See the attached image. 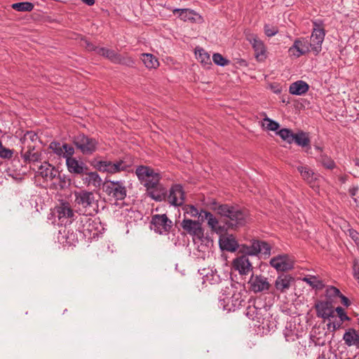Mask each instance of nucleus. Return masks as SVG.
Instances as JSON below:
<instances>
[{
  "mask_svg": "<svg viewBox=\"0 0 359 359\" xmlns=\"http://www.w3.org/2000/svg\"><path fill=\"white\" fill-rule=\"evenodd\" d=\"M240 252L243 254L238 255L233 259V266L241 275H246L252 270V265L249 260L248 255H257L261 253L264 256H269L271 247L265 241L252 240L250 245H243Z\"/></svg>",
  "mask_w": 359,
  "mask_h": 359,
  "instance_id": "obj_1",
  "label": "nucleus"
},
{
  "mask_svg": "<svg viewBox=\"0 0 359 359\" xmlns=\"http://www.w3.org/2000/svg\"><path fill=\"white\" fill-rule=\"evenodd\" d=\"M135 173L141 183L147 188V194L156 201L166 198V189L160 183L159 172L148 166H139Z\"/></svg>",
  "mask_w": 359,
  "mask_h": 359,
  "instance_id": "obj_2",
  "label": "nucleus"
},
{
  "mask_svg": "<svg viewBox=\"0 0 359 359\" xmlns=\"http://www.w3.org/2000/svg\"><path fill=\"white\" fill-rule=\"evenodd\" d=\"M213 210L222 217L227 218L225 224L229 229L243 226L251 220L249 212L246 209L231 206L227 204L216 205Z\"/></svg>",
  "mask_w": 359,
  "mask_h": 359,
  "instance_id": "obj_3",
  "label": "nucleus"
},
{
  "mask_svg": "<svg viewBox=\"0 0 359 359\" xmlns=\"http://www.w3.org/2000/svg\"><path fill=\"white\" fill-rule=\"evenodd\" d=\"M205 219L212 231L219 235V244L222 250L235 252L238 243L233 235L226 234L229 229L226 225H222L218 219L210 212H204Z\"/></svg>",
  "mask_w": 359,
  "mask_h": 359,
  "instance_id": "obj_4",
  "label": "nucleus"
},
{
  "mask_svg": "<svg viewBox=\"0 0 359 359\" xmlns=\"http://www.w3.org/2000/svg\"><path fill=\"white\" fill-rule=\"evenodd\" d=\"M245 293L244 290H238L233 284L226 286L222 290L219 297V306L228 312L235 311L243 306L245 298Z\"/></svg>",
  "mask_w": 359,
  "mask_h": 359,
  "instance_id": "obj_5",
  "label": "nucleus"
},
{
  "mask_svg": "<svg viewBox=\"0 0 359 359\" xmlns=\"http://www.w3.org/2000/svg\"><path fill=\"white\" fill-rule=\"evenodd\" d=\"M74 196V206L78 208L80 214L85 215L91 208L94 209L96 200L93 192L86 190L75 191Z\"/></svg>",
  "mask_w": 359,
  "mask_h": 359,
  "instance_id": "obj_6",
  "label": "nucleus"
},
{
  "mask_svg": "<svg viewBox=\"0 0 359 359\" xmlns=\"http://www.w3.org/2000/svg\"><path fill=\"white\" fill-rule=\"evenodd\" d=\"M74 144L76 147L84 155L93 154L97 147V141L83 134H80L74 137Z\"/></svg>",
  "mask_w": 359,
  "mask_h": 359,
  "instance_id": "obj_7",
  "label": "nucleus"
},
{
  "mask_svg": "<svg viewBox=\"0 0 359 359\" xmlns=\"http://www.w3.org/2000/svg\"><path fill=\"white\" fill-rule=\"evenodd\" d=\"M94 166L100 172H106L110 174H115L126 170L128 168V165L122 160L115 162L109 161H98L95 162Z\"/></svg>",
  "mask_w": 359,
  "mask_h": 359,
  "instance_id": "obj_8",
  "label": "nucleus"
},
{
  "mask_svg": "<svg viewBox=\"0 0 359 359\" xmlns=\"http://www.w3.org/2000/svg\"><path fill=\"white\" fill-rule=\"evenodd\" d=\"M104 191L116 200H123L126 196V188L121 181L107 180L104 184Z\"/></svg>",
  "mask_w": 359,
  "mask_h": 359,
  "instance_id": "obj_9",
  "label": "nucleus"
},
{
  "mask_svg": "<svg viewBox=\"0 0 359 359\" xmlns=\"http://www.w3.org/2000/svg\"><path fill=\"white\" fill-rule=\"evenodd\" d=\"M313 25L314 27L313 29L309 43L311 47V50L315 55H318L322 50V43L323 42L325 34L324 29L320 27L317 22H313Z\"/></svg>",
  "mask_w": 359,
  "mask_h": 359,
  "instance_id": "obj_10",
  "label": "nucleus"
},
{
  "mask_svg": "<svg viewBox=\"0 0 359 359\" xmlns=\"http://www.w3.org/2000/svg\"><path fill=\"white\" fill-rule=\"evenodd\" d=\"M270 264L278 271H286L294 266V260L286 254L279 255L270 260Z\"/></svg>",
  "mask_w": 359,
  "mask_h": 359,
  "instance_id": "obj_11",
  "label": "nucleus"
},
{
  "mask_svg": "<svg viewBox=\"0 0 359 359\" xmlns=\"http://www.w3.org/2000/svg\"><path fill=\"white\" fill-rule=\"evenodd\" d=\"M151 224L154 231L160 234L168 233L172 227L171 220L165 214L153 215Z\"/></svg>",
  "mask_w": 359,
  "mask_h": 359,
  "instance_id": "obj_12",
  "label": "nucleus"
},
{
  "mask_svg": "<svg viewBox=\"0 0 359 359\" xmlns=\"http://www.w3.org/2000/svg\"><path fill=\"white\" fill-rule=\"evenodd\" d=\"M248 284L250 289L255 293L266 292L271 287L268 278L262 275L252 274Z\"/></svg>",
  "mask_w": 359,
  "mask_h": 359,
  "instance_id": "obj_13",
  "label": "nucleus"
},
{
  "mask_svg": "<svg viewBox=\"0 0 359 359\" xmlns=\"http://www.w3.org/2000/svg\"><path fill=\"white\" fill-rule=\"evenodd\" d=\"M311 50L309 40L306 38H299L296 39L293 45L289 48V53L291 55L296 57L308 53Z\"/></svg>",
  "mask_w": 359,
  "mask_h": 359,
  "instance_id": "obj_14",
  "label": "nucleus"
},
{
  "mask_svg": "<svg viewBox=\"0 0 359 359\" xmlns=\"http://www.w3.org/2000/svg\"><path fill=\"white\" fill-rule=\"evenodd\" d=\"M182 229L189 234L201 238L203 236V230L201 224L198 221L190 219H184L181 223Z\"/></svg>",
  "mask_w": 359,
  "mask_h": 359,
  "instance_id": "obj_15",
  "label": "nucleus"
},
{
  "mask_svg": "<svg viewBox=\"0 0 359 359\" xmlns=\"http://www.w3.org/2000/svg\"><path fill=\"white\" fill-rule=\"evenodd\" d=\"M65 160L67 170L72 174L82 175L88 170L84 162L77 160L73 156H68Z\"/></svg>",
  "mask_w": 359,
  "mask_h": 359,
  "instance_id": "obj_16",
  "label": "nucleus"
},
{
  "mask_svg": "<svg viewBox=\"0 0 359 359\" xmlns=\"http://www.w3.org/2000/svg\"><path fill=\"white\" fill-rule=\"evenodd\" d=\"M294 283V278L289 274H281L278 276L274 282L275 291L278 293H285L290 290Z\"/></svg>",
  "mask_w": 359,
  "mask_h": 359,
  "instance_id": "obj_17",
  "label": "nucleus"
},
{
  "mask_svg": "<svg viewBox=\"0 0 359 359\" xmlns=\"http://www.w3.org/2000/svg\"><path fill=\"white\" fill-rule=\"evenodd\" d=\"M248 41L251 43L257 60H262L266 57V47L264 42L254 34L247 36Z\"/></svg>",
  "mask_w": 359,
  "mask_h": 359,
  "instance_id": "obj_18",
  "label": "nucleus"
},
{
  "mask_svg": "<svg viewBox=\"0 0 359 359\" xmlns=\"http://www.w3.org/2000/svg\"><path fill=\"white\" fill-rule=\"evenodd\" d=\"M168 201L172 205L180 206L184 201V192L180 184H174L170 189L167 196Z\"/></svg>",
  "mask_w": 359,
  "mask_h": 359,
  "instance_id": "obj_19",
  "label": "nucleus"
},
{
  "mask_svg": "<svg viewBox=\"0 0 359 359\" xmlns=\"http://www.w3.org/2000/svg\"><path fill=\"white\" fill-rule=\"evenodd\" d=\"M297 169L299 172L304 180L309 183L311 187H314L318 185L320 175L317 173H315L309 167L305 165H299L297 166Z\"/></svg>",
  "mask_w": 359,
  "mask_h": 359,
  "instance_id": "obj_20",
  "label": "nucleus"
},
{
  "mask_svg": "<svg viewBox=\"0 0 359 359\" xmlns=\"http://www.w3.org/2000/svg\"><path fill=\"white\" fill-rule=\"evenodd\" d=\"M49 148L56 155L62 156L65 159L68 156H73L74 154V147L67 143L61 144L58 142H52L49 144Z\"/></svg>",
  "mask_w": 359,
  "mask_h": 359,
  "instance_id": "obj_21",
  "label": "nucleus"
},
{
  "mask_svg": "<svg viewBox=\"0 0 359 359\" xmlns=\"http://www.w3.org/2000/svg\"><path fill=\"white\" fill-rule=\"evenodd\" d=\"M317 316L324 319H330L335 317L334 310L331 302H319L316 304Z\"/></svg>",
  "mask_w": 359,
  "mask_h": 359,
  "instance_id": "obj_22",
  "label": "nucleus"
},
{
  "mask_svg": "<svg viewBox=\"0 0 359 359\" xmlns=\"http://www.w3.org/2000/svg\"><path fill=\"white\" fill-rule=\"evenodd\" d=\"M58 172L59 170L55 167L47 162L41 164L38 170L39 175L46 182L53 181L56 179L58 176Z\"/></svg>",
  "mask_w": 359,
  "mask_h": 359,
  "instance_id": "obj_23",
  "label": "nucleus"
},
{
  "mask_svg": "<svg viewBox=\"0 0 359 359\" xmlns=\"http://www.w3.org/2000/svg\"><path fill=\"white\" fill-rule=\"evenodd\" d=\"M22 156L25 162H37L41 159V153L39 150H36L34 144H29L22 147Z\"/></svg>",
  "mask_w": 359,
  "mask_h": 359,
  "instance_id": "obj_24",
  "label": "nucleus"
},
{
  "mask_svg": "<svg viewBox=\"0 0 359 359\" xmlns=\"http://www.w3.org/2000/svg\"><path fill=\"white\" fill-rule=\"evenodd\" d=\"M174 14L177 13L181 20L184 21H189L191 22H198L201 20V17L194 11L184 8H175L172 11Z\"/></svg>",
  "mask_w": 359,
  "mask_h": 359,
  "instance_id": "obj_25",
  "label": "nucleus"
},
{
  "mask_svg": "<svg viewBox=\"0 0 359 359\" xmlns=\"http://www.w3.org/2000/svg\"><path fill=\"white\" fill-rule=\"evenodd\" d=\"M82 182L86 187L98 188L102 184V179L96 172H85L82 174Z\"/></svg>",
  "mask_w": 359,
  "mask_h": 359,
  "instance_id": "obj_26",
  "label": "nucleus"
},
{
  "mask_svg": "<svg viewBox=\"0 0 359 359\" xmlns=\"http://www.w3.org/2000/svg\"><path fill=\"white\" fill-rule=\"evenodd\" d=\"M55 212L58 219L62 222L66 219H71L74 215V211L68 203H62L56 207Z\"/></svg>",
  "mask_w": 359,
  "mask_h": 359,
  "instance_id": "obj_27",
  "label": "nucleus"
},
{
  "mask_svg": "<svg viewBox=\"0 0 359 359\" xmlns=\"http://www.w3.org/2000/svg\"><path fill=\"white\" fill-rule=\"evenodd\" d=\"M309 89V84L304 81L299 80L290 84L289 92L292 95H302L306 94Z\"/></svg>",
  "mask_w": 359,
  "mask_h": 359,
  "instance_id": "obj_28",
  "label": "nucleus"
},
{
  "mask_svg": "<svg viewBox=\"0 0 359 359\" xmlns=\"http://www.w3.org/2000/svg\"><path fill=\"white\" fill-rule=\"evenodd\" d=\"M90 50H93L98 55H102L109 60H110L113 62H120V59L118 57V54H117L114 50L103 48V47H95L93 48V46L89 47Z\"/></svg>",
  "mask_w": 359,
  "mask_h": 359,
  "instance_id": "obj_29",
  "label": "nucleus"
},
{
  "mask_svg": "<svg viewBox=\"0 0 359 359\" xmlns=\"http://www.w3.org/2000/svg\"><path fill=\"white\" fill-rule=\"evenodd\" d=\"M263 311H266L264 308H257L255 305H249L246 309L245 314L250 319L259 323L263 319Z\"/></svg>",
  "mask_w": 359,
  "mask_h": 359,
  "instance_id": "obj_30",
  "label": "nucleus"
},
{
  "mask_svg": "<svg viewBox=\"0 0 359 359\" xmlns=\"http://www.w3.org/2000/svg\"><path fill=\"white\" fill-rule=\"evenodd\" d=\"M345 344L348 346L359 345V332L354 329L347 330L343 337Z\"/></svg>",
  "mask_w": 359,
  "mask_h": 359,
  "instance_id": "obj_31",
  "label": "nucleus"
},
{
  "mask_svg": "<svg viewBox=\"0 0 359 359\" xmlns=\"http://www.w3.org/2000/svg\"><path fill=\"white\" fill-rule=\"evenodd\" d=\"M141 60L148 69H156L159 66L158 59L150 53H143Z\"/></svg>",
  "mask_w": 359,
  "mask_h": 359,
  "instance_id": "obj_32",
  "label": "nucleus"
},
{
  "mask_svg": "<svg viewBox=\"0 0 359 359\" xmlns=\"http://www.w3.org/2000/svg\"><path fill=\"white\" fill-rule=\"evenodd\" d=\"M195 53L198 62H200L205 67L210 68L212 65L210 55L202 48L196 49Z\"/></svg>",
  "mask_w": 359,
  "mask_h": 359,
  "instance_id": "obj_33",
  "label": "nucleus"
},
{
  "mask_svg": "<svg viewBox=\"0 0 359 359\" xmlns=\"http://www.w3.org/2000/svg\"><path fill=\"white\" fill-rule=\"evenodd\" d=\"M293 142L300 147H306L310 143V140L307 133L299 131L293 135Z\"/></svg>",
  "mask_w": 359,
  "mask_h": 359,
  "instance_id": "obj_34",
  "label": "nucleus"
},
{
  "mask_svg": "<svg viewBox=\"0 0 359 359\" xmlns=\"http://www.w3.org/2000/svg\"><path fill=\"white\" fill-rule=\"evenodd\" d=\"M184 211L185 215H188L190 217H201V220L203 221L205 217V213L204 212H206L205 210H201L199 212L197 208H196L194 205H187L183 208Z\"/></svg>",
  "mask_w": 359,
  "mask_h": 359,
  "instance_id": "obj_35",
  "label": "nucleus"
},
{
  "mask_svg": "<svg viewBox=\"0 0 359 359\" xmlns=\"http://www.w3.org/2000/svg\"><path fill=\"white\" fill-rule=\"evenodd\" d=\"M38 140L37 135L34 131H27L20 141L24 147L34 143Z\"/></svg>",
  "mask_w": 359,
  "mask_h": 359,
  "instance_id": "obj_36",
  "label": "nucleus"
},
{
  "mask_svg": "<svg viewBox=\"0 0 359 359\" xmlns=\"http://www.w3.org/2000/svg\"><path fill=\"white\" fill-rule=\"evenodd\" d=\"M13 9L20 11V12H26L31 11L34 8V5L28 1L15 3L11 5Z\"/></svg>",
  "mask_w": 359,
  "mask_h": 359,
  "instance_id": "obj_37",
  "label": "nucleus"
},
{
  "mask_svg": "<svg viewBox=\"0 0 359 359\" xmlns=\"http://www.w3.org/2000/svg\"><path fill=\"white\" fill-rule=\"evenodd\" d=\"M318 161L327 169H333L335 167L334 161L325 154H320L318 157Z\"/></svg>",
  "mask_w": 359,
  "mask_h": 359,
  "instance_id": "obj_38",
  "label": "nucleus"
},
{
  "mask_svg": "<svg viewBox=\"0 0 359 359\" xmlns=\"http://www.w3.org/2000/svg\"><path fill=\"white\" fill-rule=\"evenodd\" d=\"M55 180L58 181L57 184H53L55 189L62 190L69 185V180L65 175H61L60 172H58V176Z\"/></svg>",
  "mask_w": 359,
  "mask_h": 359,
  "instance_id": "obj_39",
  "label": "nucleus"
},
{
  "mask_svg": "<svg viewBox=\"0 0 359 359\" xmlns=\"http://www.w3.org/2000/svg\"><path fill=\"white\" fill-rule=\"evenodd\" d=\"M262 127L268 130L276 131L279 128L280 125L278 122L266 117L262 121Z\"/></svg>",
  "mask_w": 359,
  "mask_h": 359,
  "instance_id": "obj_40",
  "label": "nucleus"
},
{
  "mask_svg": "<svg viewBox=\"0 0 359 359\" xmlns=\"http://www.w3.org/2000/svg\"><path fill=\"white\" fill-rule=\"evenodd\" d=\"M302 280L309 284L313 288L321 289L323 287V282L318 280L315 276L304 277L302 278Z\"/></svg>",
  "mask_w": 359,
  "mask_h": 359,
  "instance_id": "obj_41",
  "label": "nucleus"
},
{
  "mask_svg": "<svg viewBox=\"0 0 359 359\" xmlns=\"http://www.w3.org/2000/svg\"><path fill=\"white\" fill-rule=\"evenodd\" d=\"M283 334L285 338V340L288 342H292L294 341L296 339H298V334L297 332L292 330L291 328V326L290 327H286L283 331Z\"/></svg>",
  "mask_w": 359,
  "mask_h": 359,
  "instance_id": "obj_42",
  "label": "nucleus"
},
{
  "mask_svg": "<svg viewBox=\"0 0 359 359\" xmlns=\"http://www.w3.org/2000/svg\"><path fill=\"white\" fill-rule=\"evenodd\" d=\"M278 135L285 141H287L288 143L291 144L293 142V135L294 133L287 128H283L280 130L278 132Z\"/></svg>",
  "mask_w": 359,
  "mask_h": 359,
  "instance_id": "obj_43",
  "label": "nucleus"
},
{
  "mask_svg": "<svg viewBox=\"0 0 359 359\" xmlns=\"http://www.w3.org/2000/svg\"><path fill=\"white\" fill-rule=\"evenodd\" d=\"M213 62L219 66L224 67L229 63V60L225 59L221 54L215 53L212 55Z\"/></svg>",
  "mask_w": 359,
  "mask_h": 359,
  "instance_id": "obj_44",
  "label": "nucleus"
},
{
  "mask_svg": "<svg viewBox=\"0 0 359 359\" xmlns=\"http://www.w3.org/2000/svg\"><path fill=\"white\" fill-rule=\"evenodd\" d=\"M264 31L265 34L267 36H273L278 33V29L275 26H272L270 25H265L264 27Z\"/></svg>",
  "mask_w": 359,
  "mask_h": 359,
  "instance_id": "obj_45",
  "label": "nucleus"
},
{
  "mask_svg": "<svg viewBox=\"0 0 359 359\" xmlns=\"http://www.w3.org/2000/svg\"><path fill=\"white\" fill-rule=\"evenodd\" d=\"M340 294L341 292L339 291V290L333 286L329 287L326 290V296L328 298L339 297Z\"/></svg>",
  "mask_w": 359,
  "mask_h": 359,
  "instance_id": "obj_46",
  "label": "nucleus"
},
{
  "mask_svg": "<svg viewBox=\"0 0 359 359\" xmlns=\"http://www.w3.org/2000/svg\"><path fill=\"white\" fill-rule=\"evenodd\" d=\"M14 151L13 149H7L1 145V158L11 159L13 156Z\"/></svg>",
  "mask_w": 359,
  "mask_h": 359,
  "instance_id": "obj_47",
  "label": "nucleus"
},
{
  "mask_svg": "<svg viewBox=\"0 0 359 359\" xmlns=\"http://www.w3.org/2000/svg\"><path fill=\"white\" fill-rule=\"evenodd\" d=\"M342 323L340 320L329 322L327 327L330 331L334 332L341 327Z\"/></svg>",
  "mask_w": 359,
  "mask_h": 359,
  "instance_id": "obj_48",
  "label": "nucleus"
},
{
  "mask_svg": "<svg viewBox=\"0 0 359 359\" xmlns=\"http://www.w3.org/2000/svg\"><path fill=\"white\" fill-rule=\"evenodd\" d=\"M335 311L337 313V315L340 318L339 320L341 322L343 323L344 321L349 320L350 318L347 316L343 308L338 306L336 308L334 312Z\"/></svg>",
  "mask_w": 359,
  "mask_h": 359,
  "instance_id": "obj_49",
  "label": "nucleus"
},
{
  "mask_svg": "<svg viewBox=\"0 0 359 359\" xmlns=\"http://www.w3.org/2000/svg\"><path fill=\"white\" fill-rule=\"evenodd\" d=\"M118 57L120 59V62H116L115 63L123 64L128 66L134 65V60L130 57H124L121 55H118Z\"/></svg>",
  "mask_w": 359,
  "mask_h": 359,
  "instance_id": "obj_50",
  "label": "nucleus"
},
{
  "mask_svg": "<svg viewBox=\"0 0 359 359\" xmlns=\"http://www.w3.org/2000/svg\"><path fill=\"white\" fill-rule=\"evenodd\" d=\"M348 236L353 239V241L358 244L359 243V233L354 229L348 230Z\"/></svg>",
  "mask_w": 359,
  "mask_h": 359,
  "instance_id": "obj_51",
  "label": "nucleus"
},
{
  "mask_svg": "<svg viewBox=\"0 0 359 359\" xmlns=\"http://www.w3.org/2000/svg\"><path fill=\"white\" fill-rule=\"evenodd\" d=\"M353 275L356 279H359V266L356 261L354 262L353 264Z\"/></svg>",
  "mask_w": 359,
  "mask_h": 359,
  "instance_id": "obj_52",
  "label": "nucleus"
},
{
  "mask_svg": "<svg viewBox=\"0 0 359 359\" xmlns=\"http://www.w3.org/2000/svg\"><path fill=\"white\" fill-rule=\"evenodd\" d=\"M341 299V303L346 306H348L349 304H350V302L348 300V299L347 297H346L345 296H344L341 293L339 294V296Z\"/></svg>",
  "mask_w": 359,
  "mask_h": 359,
  "instance_id": "obj_53",
  "label": "nucleus"
},
{
  "mask_svg": "<svg viewBox=\"0 0 359 359\" xmlns=\"http://www.w3.org/2000/svg\"><path fill=\"white\" fill-rule=\"evenodd\" d=\"M350 195L351 196H354L356 195L357 192H358V188L357 187H352L349 189L348 191Z\"/></svg>",
  "mask_w": 359,
  "mask_h": 359,
  "instance_id": "obj_54",
  "label": "nucleus"
},
{
  "mask_svg": "<svg viewBox=\"0 0 359 359\" xmlns=\"http://www.w3.org/2000/svg\"><path fill=\"white\" fill-rule=\"evenodd\" d=\"M6 172L9 176H11L13 177H14V176L17 175L15 170H11L10 168H8V170H7Z\"/></svg>",
  "mask_w": 359,
  "mask_h": 359,
  "instance_id": "obj_55",
  "label": "nucleus"
},
{
  "mask_svg": "<svg viewBox=\"0 0 359 359\" xmlns=\"http://www.w3.org/2000/svg\"><path fill=\"white\" fill-rule=\"evenodd\" d=\"M84 4L88 6H93L95 4V0H81Z\"/></svg>",
  "mask_w": 359,
  "mask_h": 359,
  "instance_id": "obj_56",
  "label": "nucleus"
},
{
  "mask_svg": "<svg viewBox=\"0 0 359 359\" xmlns=\"http://www.w3.org/2000/svg\"><path fill=\"white\" fill-rule=\"evenodd\" d=\"M315 149H316V150H317L318 151H319V152H320V154H324V153L323 152V149H322V148H321L320 147L318 146V145H316V146H315Z\"/></svg>",
  "mask_w": 359,
  "mask_h": 359,
  "instance_id": "obj_57",
  "label": "nucleus"
},
{
  "mask_svg": "<svg viewBox=\"0 0 359 359\" xmlns=\"http://www.w3.org/2000/svg\"><path fill=\"white\" fill-rule=\"evenodd\" d=\"M354 163H355V165L356 166H358V167H359V158H355V159L354 160Z\"/></svg>",
  "mask_w": 359,
  "mask_h": 359,
  "instance_id": "obj_58",
  "label": "nucleus"
},
{
  "mask_svg": "<svg viewBox=\"0 0 359 359\" xmlns=\"http://www.w3.org/2000/svg\"><path fill=\"white\" fill-rule=\"evenodd\" d=\"M358 245V247L359 248V242L358 243V244H356Z\"/></svg>",
  "mask_w": 359,
  "mask_h": 359,
  "instance_id": "obj_59",
  "label": "nucleus"
}]
</instances>
